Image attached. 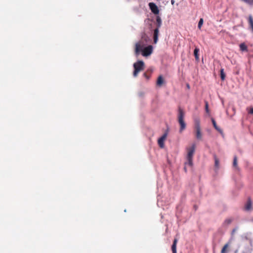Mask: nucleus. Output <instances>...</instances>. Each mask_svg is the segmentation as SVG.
<instances>
[{
    "instance_id": "f257e3e1",
    "label": "nucleus",
    "mask_w": 253,
    "mask_h": 253,
    "mask_svg": "<svg viewBox=\"0 0 253 253\" xmlns=\"http://www.w3.org/2000/svg\"><path fill=\"white\" fill-rule=\"evenodd\" d=\"M195 151V145L193 144L190 147L187 148V162L185 163L184 169L186 171V166H189L192 167L193 165V157Z\"/></svg>"
},
{
    "instance_id": "f03ea898",
    "label": "nucleus",
    "mask_w": 253,
    "mask_h": 253,
    "mask_svg": "<svg viewBox=\"0 0 253 253\" xmlns=\"http://www.w3.org/2000/svg\"><path fill=\"white\" fill-rule=\"evenodd\" d=\"M185 113L180 108L178 109V121L180 126V132H182L186 127V124L184 121Z\"/></svg>"
},
{
    "instance_id": "7ed1b4c3",
    "label": "nucleus",
    "mask_w": 253,
    "mask_h": 253,
    "mask_svg": "<svg viewBox=\"0 0 253 253\" xmlns=\"http://www.w3.org/2000/svg\"><path fill=\"white\" fill-rule=\"evenodd\" d=\"M133 67L134 68L133 76L136 77L139 72L144 70V63L143 61L139 60L133 64Z\"/></svg>"
},
{
    "instance_id": "20e7f679",
    "label": "nucleus",
    "mask_w": 253,
    "mask_h": 253,
    "mask_svg": "<svg viewBox=\"0 0 253 253\" xmlns=\"http://www.w3.org/2000/svg\"><path fill=\"white\" fill-rule=\"evenodd\" d=\"M195 135L197 139L201 140L202 137V134L201 130L200 121L199 119H197L195 121Z\"/></svg>"
},
{
    "instance_id": "39448f33",
    "label": "nucleus",
    "mask_w": 253,
    "mask_h": 253,
    "mask_svg": "<svg viewBox=\"0 0 253 253\" xmlns=\"http://www.w3.org/2000/svg\"><path fill=\"white\" fill-rule=\"evenodd\" d=\"M153 52V47L152 45H148L142 50V55L143 56H148L152 54Z\"/></svg>"
},
{
    "instance_id": "423d86ee",
    "label": "nucleus",
    "mask_w": 253,
    "mask_h": 253,
    "mask_svg": "<svg viewBox=\"0 0 253 253\" xmlns=\"http://www.w3.org/2000/svg\"><path fill=\"white\" fill-rule=\"evenodd\" d=\"M149 6L151 11L155 14H158L159 13V10L156 4L153 2H150L149 3Z\"/></svg>"
},
{
    "instance_id": "0eeeda50",
    "label": "nucleus",
    "mask_w": 253,
    "mask_h": 253,
    "mask_svg": "<svg viewBox=\"0 0 253 253\" xmlns=\"http://www.w3.org/2000/svg\"><path fill=\"white\" fill-rule=\"evenodd\" d=\"M167 133H165L158 139V144L161 148H163L164 146V141L167 137Z\"/></svg>"
},
{
    "instance_id": "6e6552de",
    "label": "nucleus",
    "mask_w": 253,
    "mask_h": 253,
    "mask_svg": "<svg viewBox=\"0 0 253 253\" xmlns=\"http://www.w3.org/2000/svg\"><path fill=\"white\" fill-rule=\"evenodd\" d=\"M143 45L138 42L135 44V53L136 55H138L140 51L142 52Z\"/></svg>"
},
{
    "instance_id": "1a4fd4ad",
    "label": "nucleus",
    "mask_w": 253,
    "mask_h": 253,
    "mask_svg": "<svg viewBox=\"0 0 253 253\" xmlns=\"http://www.w3.org/2000/svg\"><path fill=\"white\" fill-rule=\"evenodd\" d=\"M159 33V29L156 28L154 30L153 38H154V42L155 43H156L158 42Z\"/></svg>"
},
{
    "instance_id": "9d476101",
    "label": "nucleus",
    "mask_w": 253,
    "mask_h": 253,
    "mask_svg": "<svg viewBox=\"0 0 253 253\" xmlns=\"http://www.w3.org/2000/svg\"><path fill=\"white\" fill-rule=\"evenodd\" d=\"M211 122H212V125H213L214 128L217 131H218L219 133H223L222 130L217 126L216 122L213 118L211 119Z\"/></svg>"
},
{
    "instance_id": "9b49d317",
    "label": "nucleus",
    "mask_w": 253,
    "mask_h": 253,
    "mask_svg": "<svg viewBox=\"0 0 253 253\" xmlns=\"http://www.w3.org/2000/svg\"><path fill=\"white\" fill-rule=\"evenodd\" d=\"M177 243V239L175 238L174 239L173 244L171 246V250H172V253H177V252H176Z\"/></svg>"
},
{
    "instance_id": "f8f14e48",
    "label": "nucleus",
    "mask_w": 253,
    "mask_h": 253,
    "mask_svg": "<svg viewBox=\"0 0 253 253\" xmlns=\"http://www.w3.org/2000/svg\"><path fill=\"white\" fill-rule=\"evenodd\" d=\"M164 83V80L162 77V76H159L158 78L157 81V85L159 86H162V85Z\"/></svg>"
},
{
    "instance_id": "ddd939ff",
    "label": "nucleus",
    "mask_w": 253,
    "mask_h": 253,
    "mask_svg": "<svg viewBox=\"0 0 253 253\" xmlns=\"http://www.w3.org/2000/svg\"><path fill=\"white\" fill-rule=\"evenodd\" d=\"M230 245V242H229L227 243H226V244H225L221 251V253H227V249L229 247Z\"/></svg>"
},
{
    "instance_id": "4468645a",
    "label": "nucleus",
    "mask_w": 253,
    "mask_h": 253,
    "mask_svg": "<svg viewBox=\"0 0 253 253\" xmlns=\"http://www.w3.org/2000/svg\"><path fill=\"white\" fill-rule=\"evenodd\" d=\"M156 24H157V28L158 29H159L162 25V20L161 17L159 16H157L156 17Z\"/></svg>"
},
{
    "instance_id": "2eb2a0df",
    "label": "nucleus",
    "mask_w": 253,
    "mask_h": 253,
    "mask_svg": "<svg viewBox=\"0 0 253 253\" xmlns=\"http://www.w3.org/2000/svg\"><path fill=\"white\" fill-rule=\"evenodd\" d=\"M252 207V201L250 198H249L247 204L246 205V209L247 210H249L251 209Z\"/></svg>"
},
{
    "instance_id": "dca6fc26",
    "label": "nucleus",
    "mask_w": 253,
    "mask_h": 253,
    "mask_svg": "<svg viewBox=\"0 0 253 253\" xmlns=\"http://www.w3.org/2000/svg\"><path fill=\"white\" fill-rule=\"evenodd\" d=\"M199 52V49L198 48H195L194 50V55L195 56V59L196 60H199V57L198 55V52Z\"/></svg>"
},
{
    "instance_id": "f3484780",
    "label": "nucleus",
    "mask_w": 253,
    "mask_h": 253,
    "mask_svg": "<svg viewBox=\"0 0 253 253\" xmlns=\"http://www.w3.org/2000/svg\"><path fill=\"white\" fill-rule=\"evenodd\" d=\"M233 221V219L232 218H228L225 220L223 223V225L224 226H226L230 224Z\"/></svg>"
},
{
    "instance_id": "a211bd4d",
    "label": "nucleus",
    "mask_w": 253,
    "mask_h": 253,
    "mask_svg": "<svg viewBox=\"0 0 253 253\" xmlns=\"http://www.w3.org/2000/svg\"><path fill=\"white\" fill-rule=\"evenodd\" d=\"M214 166H215V167L217 169H218L219 168V160H218V158H217V157L216 156H214Z\"/></svg>"
},
{
    "instance_id": "6ab92c4d",
    "label": "nucleus",
    "mask_w": 253,
    "mask_h": 253,
    "mask_svg": "<svg viewBox=\"0 0 253 253\" xmlns=\"http://www.w3.org/2000/svg\"><path fill=\"white\" fill-rule=\"evenodd\" d=\"M240 50L243 51H247V50H248L247 46L244 43H242L240 44Z\"/></svg>"
},
{
    "instance_id": "aec40b11",
    "label": "nucleus",
    "mask_w": 253,
    "mask_h": 253,
    "mask_svg": "<svg viewBox=\"0 0 253 253\" xmlns=\"http://www.w3.org/2000/svg\"><path fill=\"white\" fill-rule=\"evenodd\" d=\"M220 78L222 81H224L225 79V74L224 72V69H221L220 71Z\"/></svg>"
},
{
    "instance_id": "412c9836",
    "label": "nucleus",
    "mask_w": 253,
    "mask_h": 253,
    "mask_svg": "<svg viewBox=\"0 0 253 253\" xmlns=\"http://www.w3.org/2000/svg\"><path fill=\"white\" fill-rule=\"evenodd\" d=\"M233 166L234 168H237V157L236 156L234 157Z\"/></svg>"
},
{
    "instance_id": "4be33fe9",
    "label": "nucleus",
    "mask_w": 253,
    "mask_h": 253,
    "mask_svg": "<svg viewBox=\"0 0 253 253\" xmlns=\"http://www.w3.org/2000/svg\"><path fill=\"white\" fill-rule=\"evenodd\" d=\"M203 18H201L199 21V23H198V27L199 29H201V27L203 25Z\"/></svg>"
},
{
    "instance_id": "5701e85b",
    "label": "nucleus",
    "mask_w": 253,
    "mask_h": 253,
    "mask_svg": "<svg viewBox=\"0 0 253 253\" xmlns=\"http://www.w3.org/2000/svg\"><path fill=\"white\" fill-rule=\"evenodd\" d=\"M205 110L207 113H210V110L209 109V104L207 101H205Z\"/></svg>"
},
{
    "instance_id": "b1692460",
    "label": "nucleus",
    "mask_w": 253,
    "mask_h": 253,
    "mask_svg": "<svg viewBox=\"0 0 253 253\" xmlns=\"http://www.w3.org/2000/svg\"><path fill=\"white\" fill-rule=\"evenodd\" d=\"M248 113L251 114H253V107H251L248 111Z\"/></svg>"
},
{
    "instance_id": "393cba45",
    "label": "nucleus",
    "mask_w": 253,
    "mask_h": 253,
    "mask_svg": "<svg viewBox=\"0 0 253 253\" xmlns=\"http://www.w3.org/2000/svg\"><path fill=\"white\" fill-rule=\"evenodd\" d=\"M143 75H144V76L146 79H149V77H148V76L147 75V74H146V73H144Z\"/></svg>"
},
{
    "instance_id": "a878e982",
    "label": "nucleus",
    "mask_w": 253,
    "mask_h": 253,
    "mask_svg": "<svg viewBox=\"0 0 253 253\" xmlns=\"http://www.w3.org/2000/svg\"><path fill=\"white\" fill-rule=\"evenodd\" d=\"M235 232H236V229H233L232 232V234L233 235Z\"/></svg>"
},
{
    "instance_id": "bb28decb",
    "label": "nucleus",
    "mask_w": 253,
    "mask_h": 253,
    "mask_svg": "<svg viewBox=\"0 0 253 253\" xmlns=\"http://www.w3.org/2000/svg\"><path fill=\"white\" fill-rule=\"evenodd\" d=\"M174 0H171V2L172 4H173L174 3Z\"/></svg>"
},
{
    "instance_id": "cd10ccee",
    "label": "nucleus",
    "mask_w": 253,
    "mask_h": 253,
    "mask_svg": "<svg viewBox=\"0 0 253 253\" xmlns=\"http://www.w3.org/2000/svg\"><path fill=\"white\" fill-rule=\"evenodd\" d=\"M187 87L188 88H190V86H189V84H187Z\"/></svg>"
}]
</instances>
